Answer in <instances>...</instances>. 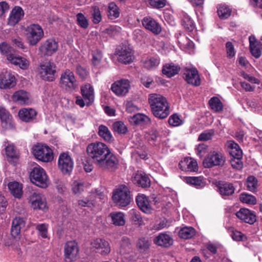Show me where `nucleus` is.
Returning a JSON list of instances; mask_svg holds the SVG:
<instances>
[{
    "mask_svg": "<svg viewBox=\"0 0 262 262\" xmlns=\"http://www.w3.org/2000/svg\"><path fill=\"white\" fill-rule=\"evenodd\" d=\"M89 157L99 167L103 169H114L117 167L118 160L106 145L96 142L90 144L86 148Z\"/></svg>",
    "mask_w": 262,
    "mask_h": 262,
    "instance_id": "nucleus-1",
    "label": "nucleus"
},
{
    "mask_svg": "<svg viewBox=\"0 0 262 262\" xmlns=\"http://www.w3.org/2000/svg\"><path fill=\"white\" fill-rule=\"evenodd\" d=\"M148 102L152 115L159 119L166 118L170 114V106L166 98L156 93L148 95Z\"/></svg>",
    "mask_w": 262,
    "mask_h": 262,
    "instance_id": "nucleus-2",
    "label": "nucleus"
},
{
    "mask_svg": "<svg viewBox=\"0 0 262 262\" xmlns=\"http://www.w3.org/2000/svg\"><path fill=\"white\" fill-rule=\"evenodd\" d=\"M112 198L117 206L121 207L127 206L130 202L129 189L125 185H119L113 190Z\"/></svg>",
    "mask_w": 262,
    "mask_h": 262,
    "instance_id": "nucleus-3",
    "label": "nucleus"
},
{
    "mask_svg": "<svg viewBox=\"0 0 262 262\" xmlns=\"http://www.w3.org/2000/svg\"><path fill=\"white\" fill-rule=\"evenodd\" d=\"M228 151L231 156L230 163L232 167L237 169H241L243 167L242 161L243 152L238 144L233 141L228 143Z\"/></svg>",
    "mask_w": 262,
    "mask_h": 262,
    "instance_id": "nucleus-4",
    "label": "nucleus"
},
{
    "mask_svg": "<svg viewBox=\"0 0 262 262\" xmlns=\"http://www.w3.org/2000/svg\"><path fill=\"white\" fill-rule=\"evenodd\" d=\"M30 178L32 183L42 188H47L49 184L46 171L40 166L33 168L30 172Z\"/></svg>",
    "mask_w": 262,
    "mask_h": 262,
    "instance_id": "nucleus-5",
    "label": "nucleus"
},
{
    "mask_svg": "<svg viewBox=\"0 0 262 262\" xmlns=\"http://www.w3.org/2000/svg\"><path fill=\"white\" fill-rule=\"evenodd\" d=\"M32 154L36 159L43 162H51L54 158L53 150L46 145L38 144L34 146Z\"/></svg>",
    "mask_w": 262,
    "mask_h": 262,
    "instance_id": "nucleus-6",
    "label": "nucleus"
},
{
    "mask_svg": "<svg viewBox=\"0 0 262 262\" xmlns=\"http://www.w3.org/2000/svg\"><path fill=\"white\" fill-rule=\"evenodd\" d=\"M43 31L40 26L33 24L26 28V36L28 42L31 46L36 45L43 37Z\"/></svg>",
    "mask_w": 262,
    "mask_h": 262,
    "instance_id": "nucleus-7",
    "label": "nucleus"
},
{
    "mask_svg": "<svg viewBox=\"0 0 262 262\" xmlns=\"http://www.w3.org/2000/svg\"><path fill=\"white\" fill-rule=\"evenodd\" d=\"M56 66L55 64L48 61L40 64L39 74L41 78L46 81H52L55 78Z\"/></svg>",
    "mask_w": 262,
    "mask_h": 262,
    "instance_id": "nucleus-8",
    "label": "nucleus"
},
{
    "mask_svg": "<svg viewBox=\"0 0 262 262\" xmlns=\"http://www.w3.org/2000/svg\"><path fill=\"white\" fill-rule=\"evenodd\" d=\"M225 158L220 151L211 152L203 161L205 167L211 168L215 166H222L224 164Z\"/></svg>",
    "mask_w": 262,
    "mask_h": 262,
    "instance_id": "nucleus-9",
    "label": "nucleus"
},
{
    "mask_svg": "<svg viewBox=\"0 0 262 262\" xmlns=\"http://www.w3.org/2000/svg\"><path fill=\"white\" fill-rule=\"evenodd\" d=\"M60 84L61 87L66 90H73L77 86V81L74 74L69 69L66 70L60 76Z\"/></svg>",
    "mask_w": 262,
    "mask_h": 262,
    "instance_id": "nucleus-10",
    "label": "nucleus"
},
{
    "mask_svg": "<svg viewBox=\"0 0 262 262\" xmlns=\"http://www.w3.org/2000/svg\"><path fill=\"white\" fill-rule=\"evenodd\" d=\"M73 161L68 152H62L60 154L58 165L59 169L63 174L70 173L73 168Z\"/></svg>",
    "mask_w": 262,
    "mask_h": 262,
    "instance_id": "nucleus-11",
    "label": "nucleus"
},
{
    "mask_svg": "<svg viewBox=\"0 0 262 262\" xmlns=\"http://www.w3.org/2000/svg\"><path fill=\"white\" fill-rule=\"evenodd\" d=\"M183 77L188 84L192 86H199L201 84L199 71L195 68H185Z\"/></svg>",
    "mask_w": 262,
    "mask_h": 262,
    "instance_id": "nucleus-12",
    "label": "nucleus"
},
{
    "mask_svg": "<svg viewBox=\"0 0 262 262\" xmlns=\"http://www.w3.org/2000/svg\"><path fill=\"white\" fill-rule=\"evenodd\" d=\"M29 202L31 207L35 210L46 211L48 209L46 199L45 196L40 193L33 192L29 196Z\"/></svg>",
    "mask_w": 262,
    "mask_h": 262,
    "instance_id": "nucleus-13",
    "label": "nucleus"
},
{
    "mask_svg": "<svg viewBox=\"0 0 262 262\" xmlns=\"http://www.w3.org/2000/svg\"><path fill=\"white\" fill-rule=\"evenodd\" d=\"M130 81L122 79L114 82L111 86V90L114 94L119 97L125 96L130 89Z\"/></svg>",
    "mask_w": 262,
    "mask_h": 262,
    "instance_id": "nucleus-14",
    "label": "nucleus"
},
{
    "mask_svg": "<svg viewBox=\"0 0 262 262\" xmlns=\"http://www.w3.org/2000/svg\"><path fill=\"white\" fill-rule=\"evenodd\" d=\"M91 248L101 255H108L111 251L109 243L102 238L93 239L91 243Z\"/></svg>",
    "mask_w": 262,
    "mask_h": 262,
    "instance_id": "nucleus-15",
    "label": "nucleus"
},
{
    "mask_svg": "<svg viewBox=\"0 0 262 262\" xmlns=\"http://www.w3.org/2000/svg\"><path fill=\"white\" fill-rule=\"evenodd\" d=\"M0 119L2 127L4 130H9L15 129V123L12 115L8 111L2 106H0Z\"/></svg>",
    "mask_w": 262,
    "mask_h": 262,
    "instance_id": "nucleus-16",
    "label": "nucleus"
},
{
    "mask_svg": "<svg viewBox=\"0 0 262 262\" xmlns=\"http://www.w3.org/2000/svg\"><path fill=\"white\" fill-rule=\"evenodd\" d=\"M58 47V43L54 39H48L40 45L39 52L41 56H50L57 51Z\"/></svg>",
    "mask_w": 262,
    "mask_h": 262,
    "instance_id": "nucleus-17",
    "label": "nucleus"
},
{
    "mask_svg": "<svg viewBox=\"0 0 262 262\" xmlns=\"http://www.w3.org/2000/svg\"><path fill=\"white\" fill-rule=\"evenodd\" d=\"M77 243L75 241L68 242L64 246V257L66 262H72L76 259L78 253Z\"/></svg>",
    "mask_w": 262,
    "mask_h": 262,
    "instance_id": "nucleus-18",
    "label": "nucleus"
},
{
    "mask_svg": "<svg viewBox=\"0 0 262 262\" xmlns=\"http://www.w3.org/2000/svg\"><path fill=\"white\" fill-rule=\"evenodd\" d=\"M142 24L145 29L155 35H159L162 32L160 24L150 16L144 17L142 20Z\"/></svg>",
    "mask_w": 262,
    "mask_h": 262,
    "instance_id": "nucleus-19",
    "label": "nucleus"
},
{
    "mask_svg": "<svg viewBox=\"0 0 262 262\" xmlns=\"http://www.w3.org/2000/svg\"><path fill=\"white\" fill-rule=\"evenodd\" d=\"M235 214L239 219L250 225L254 224L256 221L255 213L247 208H241Z\"/></svg>",
    "mask_w": 262,
    "mask_h": 262,
    "instance_id": "nucleus-20",
    "label": "nucleus"
},
{
    "mask_svg": "<svg viewBox=\"0 0 262 262\" xmlns=\"http://www.w3.org/2000/svg\"><path fill=\"white\" fill-rule=\"evenodd\" d=\"M16 83L15 77L12 73L6 72L0 74V89H10L14 86Z\"/></svg>",
    "mask_w": 262,
    "mask_h": 262,
    "instance_id": "nucleus-21",
    "label": "nucleus"
},
{
    "mask_svg": "<svg viewBox=\"0 0 262 262\" xmlns=\"http://www.w3.org/2000/svg\"><path fill=\"white\" fill-rule=\"evenodd\" d=\"M217 192L222 197L226 199L228 197L232 195L235 192V188L233 184L228 182H221L217 185Z\"/></svg>",
    "mask_w": 262,
    "mask_h": 262,
    "instance_id": "nucleus-22",
    "label": "nucleus"
},
{
    "mask_svg": "<svg viewBox=\"0 0 262 262\" xmlns=\"http://www.w3.org/2000/svg\"><path fill=\"white\" fill-rule=\"evenodd\" d=\"M132 182L138 187L143 188L150 186V180L148 176L141 171H138L132 178Z\"/></svg>",
    "mask_w": 262,
    "mask_h": 262,
    "instance_id": "nucleus-23",
    "label": "nucleus"
},
{
    "mask_svg": "<svg viewBox=\"0 0 262 262\" xmlns=\"http://www.w3.org/2000/svg\"><path fill=\"white\" fill-rule=\"evenodd\" d=\"M116 55L118 61L124 64L130 63L131 61V48L129 45H123L120 49H118Z\"/></svg>",
    "mask_w": 262,
    "mask_h": 262,
    "instance_id": "nucleus-24",
    "label": "nucleus"
},
{
    "mask_svg": "<svg viewBox=\"0 0 262 262\" xmlns=\"http://www.w3.org/2000/svg\"><path fill=\"white\" fill-rule=\"evenodd\" d=\"M153 241L156 245L164 248H168L173 243L172 237L166 232L160 233L155 237Z\"/></svg>",
    "mask_w": 262,
    "mask_h": 262,
    "instance_id": "nucleus-25",
    "label": "nucleus"
},
{
    "mask_svg": "<svg viewBox=\"0 0 262 262\" xmlns=\"http://www.w3.org/2000/svg\"><path fill=\"white\" fill-rule=\"evenodd\" d=\"M136 137L137 138V140L136 142L134 141V143L135 145L134 147L136 149L132 155H133V156H134L135 154H137L141 159L146 160L148 159L147 154L145 151L146 146L142 140V136L141 135L138 134L136 135ZM132 147H134L132 146Z\"/></svg>",
    "mask_w": 262,
    "mask_h": 262,
    "instance_id": "nucleus-26",
    "label": "nucleus"
},
{
    "mask_svg": "<svg viewBox=\"0 0 262 262\" xmlns=\"http://www.w3.org/2000/svg\"><path fill=\"white\" fill-rule=\"evenodd\" d=\"M180 169L184 171H196L198 170V163L191 158L186 157L182 160L179 164Z\"/></svg>",
    "mask_w": 262,
    "mask_h": 262,
    "instance_id": "nucleus-27",
    "label": "nucleus"
},
{
    "mask_svg": "<svg viewBox=\"0 0 262 262\" xmlns=\"http://www.w3.org/2000/svg\"><path fill=\"white\" fill-rule=\"evenodd\" d=\"M26 221L20 217H16L12 221L11 233V235L16 238H19L20 230L25 227Z\"/></svg>",
    "mask_w": 262,
    "mask_h": 262,
    "instance_id": "nucleus-28",
    "label": "nucleus"
},
{
    "mask_svg": "<svg viewBox=\"0 0 262 262\" xmlns=\"http://www.w3.org/2000/svg\"><path fill=\"white\" fill-rule=\"evenodd\" d=\"M136 202L139 208L143 212L149 213L151 211V206L148 198L144 194H139L136 198Z\"/></svg>",
    "mask_w": 262,
    "mask_h": 262,
    "instance_id": "nucleus-29",
    "label": "nucleus"
},
{
    "mask_svg": "<svg viewBox=\"0 0 262 262\" xmlns=\"http://www.w3.org/2000/svg\"><path fill=\"white\" fill-rule=\"evenodd\" d=\"M7 59L12 64L23 70L28 69L30 64L29 61L26 58L12 54L7 55Z\"/></svg>",
    "mask_w": 262,
    "mask_h": 262,
    "instance_id": "nucleus-30",
    "label": "nucleus"
},
{
    "mask_svg": "<svg viewBox=\"0 0 262 262\" xmlns=\"http://www.w3.org/2000/svg\"><path fill=\"white\" fill-rule=\"evenodd\" d=\"M184 181L187 184L199 189L204 188L206 185V179L202 176L185 177L184 178Z\"/></svg>",
    "mask_w": 262,
    "mask_h": 262,
    "instance_id": "nucleus-31",
    "label": "nucleus"
},
{
    "mask_svg": "<svg viewBox=\"0 0 262 262\" xmlns=\"http://www.w3.org/2000/svg\"><path fill=\"white\" fill-rule=\"evenodd\" d=\"M18 115L21 121L30 122L35 119L37 112L33 108H23L19 111Z\"/></svg>",
    "mask_w": 262,
    "mask_h": 262,
    "instance_id": "nucleus-32",
    "label": "nucleus"
},
{
    "mask_svg": "<svg viewBox=\"0 0 262 262\" xmlns=\"http://www.w3.org/2000/svg\"><path fill=\"white\" fill-rule=\"evenodd\" d=\"M81 93L87 105H90L94 100V92L92 86L85 84L81 87Z\"/></svg>",
    "mask_w": 262,
    "mask_h": 262,
    "instance_id": "nucleus-33",
    "label": "nucleus"
},
{
    "mask_svg": "<svg viewBox=\"0 0 262 262\" xmlns=\"http://www.w3.org/2000/svg\"><path fill=\"white\" fill-rule=\"evenodd\" d=\"M24 15V10L20 7H14L10 14L8 18V24L11 26H14L20 20Z\"/></svg>",
    "mask_w": 262,
    "mask_h": 262,
    "instance_id": "nucleus-34",
    "label": "nucleus"
},
{
    "mask_svg": "<svg viewBox=\"0 0 262 262\" xmlns=\"http://www.w3.org/2000/svg\"><path fill=\"white\" fill-rule=\"evenodd\" d=\"M12 99L14 102L20 104H26L30 101V96L28 92L20 90L13 94Z\"/></svg>",
    "mask_w": 262,
    "mask_h": 262,
    "instance_id": "nucleus-35",
    "label": "nucleus"
},
{
    "mask_svg": "<svg viewBox=\"0 0 262 262\" xmlns=\"http://www.w3.org/2000/svg\"><path fill=\"white\" fill-rule=\"evenodd\" d=\"M180 67L173 63H166L163 66L162 73L168 78H171L178 74Z\"/></svg>",
    "mask_w": 262,
    "mask_h": 262,
    "instance_id": "nucleus-36",
    "label": "nucleus"
},
{
    "mask_svg": "<svg viewBox=\"0 0 262 262\" xmlns=\"http://www.w3.org/2000/svg\"><path fill=\"white\" fill-rule=\"evenodd\" d=\"M132 122L136 126H145L151 123L150 118L144 114L137 113L132 116Z\"/></svg>",
    "mask_w": 262,
    "mask_h": 262,
    "instance_id": "nucleus-37",
    "label": "nucleus"
},
{
    "mask_svg": "<svg viewBox=\"0 0 262 262\" xmlns=\"http://www.w3.org/2000/svg\"><path fill=\"white\" fill-rule=\"evenodd\" d=\"M160 63V58L158 56H148L143 61V66L144 68L148 70L156 69Z\"/></svg>",
    "mask_w": 262,
    "mask_h": 262,
    "instance_id": "nucleus-38",
    "label": "nucleus"
},
{
    "mask_svg": "<svg viewBox=\"0 0 262 262\" xmlns=\"http://www.w3.org/2000/svg\"><path fill=\"white\" fill-rule=\"evenodd\" d=\"M151 242L146 237L139 238L136 242V248L139 253L145 254L149 250Z\"/></svg>",
    "mask_w": 262,
    "mask_h": 262,
    "instance_id": "nucleus-39",
    "label": "nucleus"
},
{
    "mask_svg": "<svg viewBox=\"0 0 262 262\" xmlns=\"http://www.w3.org/2000/svg\"><path fill=\"white\" fill-rule=\"evenodd\" d=\"M8 188L11 193L16 198L20 199L23 195L22 185L17 182H11L8 184Z\"/></svg>",
    "mask_w": 262,
    "mask_h": 262,
    "instance_id": "nucleus-40",
    "label": "nucleus"
},
{
    "mask_svg": "<svg viewBox=\"0 0 262 262\" xmlns=\"http://www.w3.org/2000/svg\"><path fill=\"white\" fill-rule=\"evenodd\" d=\"M7 160L9 162H14L19 157L18 152L13 144H8L5 147Z\"/></svg>",
    "mask_w": 262,
    "mask_h": 262,
    "instance_id": "nucleus-41",
    "label": "nucleus"
},
{
    "mask_svg": "<svg viewBox=\"0 0 262 262\" xmlns=\"http://www.w3.org/2000/svg\"><path fill=\"white\" fill-rule=\"evenodd\" d=\"M195 235V230L192 227H184L179 232V236L181 238L187 239L192 238Z\"/></svg>",
    "mask_w": 262,
    "mask_h": 262,
    "instance_id": "nucleus-42",
    "label": "nucleus"
},
{
    "mask_svg": "<svg viewBox=\"0 0 262 262\" xmlns=\"http://www.w3.org/2000/svg\"><path fill=\"white\" fill-rule=\"evenodd\" d=\"M98 135L104 140L110 142L114 140L113 137L108 127L104 125H100L98 127Z\"/></svg>",
    "mask_w": 262,
    "mask_h": 262,
    "instance_id": "nucleus-43",
    "label": "nucleus"
},
{
    "mask_svg": "<svg viewBox=\"0 0 262 262\" xmlns=\"http://www.w3.org/2000/svg\"><path fill=\"white\" fill-rule=\"evenodd\" d=\"M113 224L115 226H123L125 223L124 214L121 212H113L110 213Z\"/></svg>",
    "mask_w": 262,
    "mask_h": 262,
    "instance_id": "nucleus-44",
    "label": "nucleus"
},
{
    "mask_svg": "<svg viewBox=\"0 0 262 262\" xmlns=\"http://www.w3.org/2000/svg\"><path fill=\"white\" fill-rule=\"evenodd\" d=\"M245 185L248 190L256 192L257 191L258 180L254 176H249L246 180Z\"/></svg>",
    "mask_w": 262,
    "mask_h": 262,
    "instance_id": "nucleus-45",
    "label": "nucleus"
},
{
    "mask_svg": "<svg viewBox=\"0 0 262 262\" xmlns=\"http://www.w3.org/2000/svg\"><path fill=\"white\" fill-rule=\"evenodd\" d=\"M182 25L185 29L188 32L193 31L195 28V24L193 19L187 14L183 15L182 19Z\"/></svg>",
    "mask_w": 262,
    "mask_h": 262,
    "instance_id": "nucleus-46",
    "label": "nucleus"
},
{
    "mask_svg": "<svg viewBox=\"0 0 262 262\" xmlns=\"http://www.w3.org/2000/svg\"><path fill=\"white\" fill-rule=\"evenodd\" d=\"M210 108L215 112H220L223 111V105L220 99L217 97H212L208 102Z\"/></svg>",
    "mask_w": 262,
    "mask_h": 262,
    "instance_id": "nucleus-47",
    "label": "nucleus"
},
{
    "mask_svg": "<svg viewBox=\"0 0 262 262\" xmlns=\"http://www.w3.org/2000/svg\"><path fill=\"white\" fill-rule=\"evenodd\" d=\"M217 13L221 19H226L230 16L231 10L226 5H221L217 7Z\"/></svg>",
    "mask_w": 262,
    "mask_h": 262,
    "instance_id": "nucleus-48",
    "label": "nucleus"
},
{
    "mask_svg": "<svg viewBox=\"0 0 262 262\" xmlns=\"http://www.w3.org/2000/svg\"><path fill=\"white\" fill-rule=\"evenodd\" d=\"M120 12L117 6L114 3L109 4L107 16L110 19H115L119 16Z\"/></svg>",
    "mask_w": 262,
    "mask_h": 262,
    "instance_id": "nucleus-49",
    "label": "nucleus"
},
{
    "mask_svg": "<svg viewBox=\"0 0 262 262\" xmlns=\"http://www.w3.org/2000/svg\"><path fill=\"white\" fill-rule=\"evenodd\" d=\"M239 201L243 203L249 205H255L256 204V198L250 194L246 192H243L239 195Z\"/></svg>",
    "mask_w": 262,
    "mask_h": 262,
    "instance_id": "nucleus-50",
    "label": "nucleus"
},
{
    "mask_svg": "<svg viewBox=\"0 0 262 262\" xmlns=\"http://www.w3.org/2000/svg\"><path fill=\"white\" fill-rule=\"evenodd\" d=\"M113 130L118 134H125L128 129L125 124L121 121H116L113 124Z\"/></svg>",
    "mask_w": 262,
    "mask_h": 262,
    "instance_id": "nucleus-51",
    "label": "nucleus"
},
{
    "mask_svg": "<svg viewBox=\"0 0 262 262\" xmlns=\"http://www.w3.org/2000/svg\"><path fill=\"white\" fill-rule=\"evenodd\" d=\"M35 229L37 230L38 235L42 238H49L48 224L45 223L37 224Z\"/></svg>",
    "mask_w": 262,
    "mask_h": 262,
    "instance_id": "nucleus-52",
    "label": "nucleus"
},
{
    "mask_svg": "<svg viewBox=\"0 0 262 262\" xmlns=\"http://www.w3.org/2000/svg\"><path fill=\"white\" fill-rule=\"evenodd\" d=\"M167 3V0H147L148 7L160 10L163 8Z\"/></svg>",
    "mask_w": 262,
    "mask_h": 262,
    "instance_id": "nucleus-53",
    "label": "nucleus"
},
{
    "mask_svg": "<svg viewBox=\"0 0 262 262\" xmlns=\"http://www.w3.org/2000/svg\"><path fill=\"white\" fill-rule=\"evenodd\" d=\"M214 134L213 129L206 130L202 132L198 137V141H207L212 139Z\"/></svg>",
    "mask_w": 262,
    "mask_h": 262,
    "instance_id": "nucleus-54",
    "label": "nucleus"
},
{
    "mask_svg": "<svg viewBox=\"0 0 262 262\" xmlns=\"http://www.w3.org/2000/svg\"><path fill=\"white\" fill-rule=\"evenodd\" d=\"M159 136V133L157 130H152L146 134L145 137L149 143L155 145V142Z\"/></svg>",
    "mask_w": 262,
    "mask_h": 262,
    "instance_id": "nucleus-55",
    "label": "nucleus"
},
{
    "mask_svg": "<svg viewBox=\"0 0 262 262\" xmlns=\"http://www.w3.org/2000/svg\"><path fill=\"white\" fill-rule=\"evenodd\" d=\"M77 24L83 29H86L89 27V22L86 17L81 13L76 15Z\"/></svg>",
    "mask_w": 262,
    "mask_h": 262,
    "instance_id": "nucleus-56",
    "label": "nucleus"
},
{
    "mask_svg": "<svg viewBox=\"0 0 262 262\" xmlns=\"http://www.w3.org/2000/svg\"><path fill=\"white\" fill-rule=\"evenodd\" d=\"M175 36L177 37L179 43L182 45L189 46L191 44H193L192 41H190L183 33L179 32V33H176Z\"/></svg>",
    "mask_w": 262,
    "mask_h": 262,
    "instance_id": "nucleus-57",
    "label": "nucleus"
},
{
    "mask_svg": "<svg viewBox=\"0 0 262 262\" xmlns=\"http://www.w3.org/2000/svg\"><path fill=\"white\" fill-rule=\"evenodd\" d=\"M231 236L233 240L236 242H245L247 240V237L245 234L237 230L232 231Z\"/></svg>",
    "mask_w": 262,
    "mask_h": 262,
    "instance_id": "nucleus-58",
    "label": "nucleus"
},
{
    "mask_svg": "<svg viewBox=\"0 0 262 262\" xmlns=\"http://www.w3.org/2000/svg\"><path fill=\"white\" fill-rule=\"evenodd\" d=\"M168 123L170 126H178L183 124V121L178 114H174L169 117Z\"/></svg>",
    "mask_w": 262,
    "mask_h": 262,
    "instance_id": "nucleus-59",
    "label": "nucleus"
},
{
    "mask_svg": "<svg viewBox=\"0 0 262 262\" xmlns=\"http://www.w3.org/2000/svg\"><path fill=\"white\" fill-rule=\"evenodd\" d=\"M92 18L93 23L95 24L99 23L102 19L100 11L97 6L93 7Z\"/></svg>",
    "mask_w": 262,
    "mask_h": 262,
    "instance_id": "nucleus-60",
    "label": "nucleus"
},
{
    "mask_svg": "<svg viewBox=\"0 0 262 262\" xmlns=\"http://www.w3.org/2000/svg\"><path fill=\"white\" fill-rule=\"evenodd\" d=\"M227 57L228 58H232L235 55V50L232 42L227 41L225 45Z\"/></svg>",
    "mask_w": 262,
    "mask_h": 262,
    "instance_id": "nucleus-61",
    "label": "nucleus"
},
{
    "mask_svg": "<svg viewBox=\"0 0 262 262\" xmlns=\"http://www.w3.org/2000/svg\"><path fill=\"white\" fill-rule=\"evenodd\" d=\"M93 198L94 196L93 195H91L90 199L85 198L83 200H79L78 204L81 207L91 208L94 205V201Z\"/></svg>",
    "mask_w": 262,
    "mask_h": 262,
    "instance_id": "nucleus-62",
    "label": "nucleus"
},
{
    "mask_svg": "<svg viewBox=\"0 0 262 262\" xmlns=\"http://www.w3.org/2000/svg\"><path fill=\"white\" fill-rule=\"evenodd\" d=\"M72 186L73 192L75 194L80 193L83 190V184L79 181H75Z\"/></svg>",
    "mask_w": 262,
    "mask_h": 262,
    "instance_id": "nucleus-63",
    "label": "nucleus"
},
{
    "mask_svg": "<svg viewBox=\"0 0 262 262\" xmlns=\"http://www.w3.org/2000/svg\"><path fill=\"white\" fill-rule=\"evenodd\" d=\"M102 58V53L99 51H96L93 53L92 63L94 66H97L100 63Z\"/></svg>",
    "mask_w": 262,
    "mask_h": 262,
    "instance_id": "nucleus-64",
    "label": "nucleus"
}]
</instances>
